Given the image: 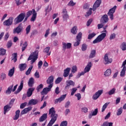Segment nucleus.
I'll use <instances>...</instances> for the list:
<instances>
[{
	"label": "nucleus",
	"instance_id": "obj_6",
	"mask_svg": "<svg viewBox=\"0 0 126 126\" xmlns=\"http://www.w3.org/2000/svg\"><path fill=\"white\" fill-rule=\"evenodd\" d=\"M82 39V33L79 32L76 36V41L74 44V47H77V46H79V44H80V41Z\"/></svg>",
	"mask_w": 126,
	"mask_h": 126
},
{
	"label": "nucleus",
	"instance_id": "obj_11",
	"mask_svg": "<svg viewBox=\"0 0 126 126\" xmlns=\"http://www.w3.org/2000/svg\"><path fill=\"white\" fill-rule=\"evenodd\" d=\"M104 64H109V63H112V62H113V59H109V57L108 56V54H106L104 55Z\"/></svg>",
	"mask_w": 126,
	"mask_h": 126
},
{
	"label": "nucleus",
	"instance_id": "obj_55",
	"mask_svg": "<svg viewBox=\"0 0 126 126\" xmlns=\"http://www.w3.org/2000/svg\"><path fill=\"white\" fill-rule=\"evenodd\" d=\"M1 80H4L6 78V75L5 73H2L0 75Z\"/></svg>",
	"mask_w": 126,
	"mask_h": 126
},
{
	"label": "nucleus",
	"instance_id": "obj_28",
	"mask_svg": "<svg viewBox=\"0 0 126 126\" xmlns=\"http://www.w3.org/2000/svg\"><path fill=\"white\" fill-rule=\"evenodd\" d=\"M95 56H96V50H92L91 51V53L89 56V59H93V58H95Z\"/></svg>",
	"mask_w": 126,
	"mask_h": 126
},
{
	"label": "nucleus",
	"instance_id": "obj_52",
	"mask_svg": "<svg viewBox=\"0 0 126 126\" xmlns=\"http://www.w3.org/2000/svg\"><path fill=\"white\" fill-rule=\"evenodd\" d=\"M63 80V78L62 77H58L56 81H55V83L56 84H59V83H61V82H62V81Z\"/></svg>",
	"mask_w": 126,
	"mask_h": 126
},
{
	"label": "nucleus",
	"instance_id": "obj_63",
	"mask_svg": "<svg viewBox=\"0 0 126 126\" xmlns=\"http://www.w3.org/2000/svg\"><path fill=\"white\" fill-rule=\"evenodd\" d=\"M12 46V42L11 40L9 41L7 43V48H10Z\"/></svg>",
	"mask_w": 126,
	"mask_h": 126
},
{
	"label": "nucleus",
	"instance_id": "obj_20",
	"mask_svg": "<svg viewBox=\"0 0 126 126\" xmlns=\"http://www.w3.org/2000/svg\"><path fill=\"white\" fill-rule=\"evenodd\" d=\"M46 82L49 85H51L53 87V85H54V84L53 83V82H54V76H50L47 80Z\"/></svg>",
	"mask_w": 126,
	"mask_h": 126
},
{
	"label": "nucleus",
	"instance_id": "obj_62",
	"mask_svg": "<svg viewBox=\"0 0 126 126\" xmlns=\"http://www.w3.org/2000/svg\"><path fill=\"white\" fill-rule=\"evenodd\" d=\"M75 96H76V97H77V99L78 100H80V99H81V94H80V93H77V94H75Z\"/></svg>",
	"mask_w": 126,
	"mask_h": 126
},
{
	"label": "nucleus",
	"instance_id": "obj_34",
	"mask_svg": "<svg viewBox=\"0 0 126 126\" xmlns=\"http://www.w3.org/2000/svg\"><path fill=\"white\" fill-rule=\"evenodd\" d=\"M13 88V85L10 86L7 90L6 91V94H10L11 93V91H12V88Z\"/></svg>",
	"mask_w": 126,
	"mask_h": 126
},
{
	"label": "nucleus",
	"instance_id": "obj_7",
	"mask_svg": "<svg viewBox=\"0 0 126 126\" xmlns=\"http://www.w3.org/2000/svg\"><path fill=\"white\" fill-rule=\"evenodd\" d=\"M22 29H23V28L22 27V24H20L18 25L17 27L13 29V33L19 34V33H21Z\"/></svg>",
	"mask_w": 126,
	"mask_h": 126
},
{
	"label": "nucleus",
	"instance_id": "obj_38",
	"mask_svg": "<svg viewBox=\"0 0 126 126\" xmlns=\"http://www.w3.org/2000/svg\"><path fill=\"white\" fill-rule=\"evenodd\" d=\"M27 46H28V43L27 41H25V42L23 44V46L22 47V52H24V51L26 50V48H27Z\"/></svg>",
	"mask_w": 126,
	"mask_h": 126
},
{
	"label": "nucleus",
	"instance_id": "obj_5",
	"mask_svg": "<svg viewBox=\"0 0 126 126\" xmlns=\"http://www.w3.org/2000/svg\"><path fill=\"white\" fill-rule=\"evenodd\" d=\"M116 9H117V6L115 5L113 8H111L107 13L111 20H114V13H115Z\"/></svg>",
	"mask_w": 126,
	"mask_h": 126
},
{
	"label": "nucleus",
	"instance_id": "obj_26",
	"mask_svg": "<svg viewBox=\"0 0 126 126\" xmlns=\"http://www.w3.org/2000/svg\"><path fill=\"white\" fill-rule=\"evenodd\" d=\"M28 85L29 87H33L34 85V78L33 77L30 78L28 83Z\"/></svg>",
	"mask_w": 126,
	"mask_h": 126
},
{
	"label": "nucleus",
	"instance_id": "obj_13",
	"mask_svg": "<svg viewBox=\"0 0 126 126\" xmlns=\"http://www.w3.org/2000/svg\"><path fill=\"white\" fill-rule=\"evenodd\" d=\"M66 85L65 87V89L66 90L69 89V87H70V86H72L73 87L74 85H75V83L72 80L66 81Z\"/></svg>",
	"mask_w": 126,
	"mask_h": 126
},
{
	"label": "nucleus",
	"instance_id": "obj_44",
	"mask_svg": "<svg viewBox=\"0 0 126 126\" xmlns=\"http://www.w3.org/2000/svg\"><path fill=\"white\" fill-rule=\"evenodd\" d=\"M95 36H96V33L93 32V33L89 34L88 39L89 40H90V39H92V38H94V37H95Z\"/></svg>",
	"mask_w": 126,
	"mask_h": 126
},
{
	"label": "nucleus",
	"instance_id": "obj_33",
	"mask_svg": "<svg viewBox=\"0 0 126 126\" xmlns=\"http://www.w3.org/2000/svg\"><path fill=\"white\" fill-rule=\"evenodd\" d=\"M20 114V110H18L16 111V114L15 116V117L13 118V120H14L15 121H16V120H18V119L19 118V115Z\"/></svg>",
	"mask_w": 126,
	"mask_h": 126
},
{
	"label": "nucleus",
	"instance_id": "obj_18",
	"mask_svg": "<svg viewBox=\"0 0 126 126\" xmlns=\"http://www.w3.org/2000/svg\"><path fill=\"white\" fill-rule=\"evenodd\" d=\"M35 90L34 88H30L28 90V91L27 92V97H31L32 96V94H33V92H34V91Z\"/></svg>",
	"mask_w": 126,
	"mask_h": 126
},
{
	"label": "nucleus",
	"instance_id": "obj_43",
	"mask_svg": "<svg viewBox=\"0 0 126 126\" xmlns=\"http://www.w3.org/2000/svg\"><path fill=\"white\" fill-rule=\"evenodd\" d=\"M108 126H113V123L110 122L108 123V122H105L101 126H108Z\"/></svg>",
	"mask_w": 126,
	"mask_h": 126
},
{
	"label": "nucleus",
	"instance_id": "obj_56",
	"mask_svg": "<svg viewBox=\"0 0 126 126\" xmlns=\"http://www.w3.org/2000/svg\"><path fill=\"white\" fill-rule=\"evenodd\" d=\"M60 126H67V121H64L62 122L60 124Z\"/></svg>",
	"mask_w": 126,
	"mask_h": 126
},
{
	"label": "nucleus",
	"instance_id": "obj_57",
	"mask_svg": "<svg viewBox=\"0 0 126 126\" xmlns=\"http://www.w3.org/2000/svg\"><path fill=\"white\" fill-rule=\"evenodd\" d=\"M98 114V108H96L93 111L92 116H96Z\"/></svg>",
	"mask_w": 126,
	"mask_h": 126
},
{
	"label": "nucleus",
	"instance_id": "obj_51",
	"mask_svg": "<svg viewBox=\"0 0 126 126\" xmlns=\"http://www.w3.org/2000/svg\"><path fill=\"white\" fill-rule=\"evenodd\" d=\"M32 14H33V10L28 11L26 13V16L30 17Z\"/></svg>",
	"mask_w": 126,
	"mask_h": 126
},
{
	"label": "nucleus",
	"instance_id": "obj_47",
	"mask_svg": "<svg viewBox=\"0 0 126 126\" xmlns=\"http://www.w3.org/2000/svg\"><path fill=\"white\" fill-rule=\"evenodd\" d=\"M115 92H116V89L113 88L109 92H108V95H113V94H115Z\"/></svg>",
	"mask_w": 126,
	"mask_h": 126
},
{
	"label": "nucleus",
	"instance_id": "obj_4",
	"mask_svg": "<svg viewBox=\"0 0 126 126\" xmlns=\"http://www.w3.org/2000/svg\"><path fill=\"white\" fill-rule=\"evenodd\" d=\"M25 15H26L25 12L20 13L17 17L15 19V21H16V24L22 22L24 20V18H25Z\"/></svg>",
	"mask_w": 126,
	"mask_h": 126
},
{
	"label": "nucleus",
	"instance_id": "obj_49",
	"mask_svg": "<svg viewBox=\"0 0 126 126\" xmlns=\"http://www.w3.org/2000/svg\"><path fill=\"white\" fill-rule=\"evenodd\" d=\"M77 91V88H72L71 90V96H73L74 94H75V92Z\"/></svg>",
	"mask_w": 126,
	"mask_h": 126
},
{
	"label": "nucleus",
	"instance_id": "obj_64",
	"mask_svg": "<svg viewBox=\"0 0 126 126\" xmlns=\"http://www.w3.org/2000/svg\"><path fill=\"white\" fill-rule=\"evenodd\" d=\"M63 19H67V18H68L69 16H68V14H67V13H64L63 14Z\"/></svg>",
	"mask_w": 126,
	"mask_h": 126
},
{
	"label": "nucleus",
	"instance_id": "obj_14",
	"mask_svg": "<svg viewBox=\"0 0 126 126\" xmlns=\"http://www.w3.org/2000/svg\"><path fill=\"white\" fill-rule=\"evenodd\" d=\"M66 97V94H63L60 96L59 98L55 100V104H58V103H61L62 101H63Z\"/></svg>",
	"mask_w": 126,
	"mask_h": 126
},
{
	"label": "nucleus",
	"instance_id": "obj_16",
	"mask_svg": "<svg viewBox=\"0 0 126 126\" xmlns=\"http://www.w3.org/2000/svg\"><path fill=\"white\" fill-rule=\"evenodd\" d=\"M63 51H65L66 49H70L71 48V43H67V44L65 42H63Z\"/></svg>",
	"mask_w": 126,
	"mask_h": 126
},
{
	"label": "nucleus",
	"instance_id": "obj_1",
	"mask_svg": "<svg viewBox=\"0 0 126 126\" xmlns=\"http://www.w3.org/2000/svg\"><path fill=\"white\" fill-rule=\"evenodd\" d=\"M49 114L50 115L51 119L47 126H52L56 123L59 115L56 113V110H55V108L54 107H52L49 109Z\"/></svg>",
	"mask_w": 126,
	"mask_h": 126
},
{
	"label": "nucleus",
	"instance_id": "obj_15",
	"mask_svg": "<svg viewBox=\"0 0 126 126\" xmlns=\"http://www.w3.org/2000/svg\"><path fill=\"white\" fill-rule=\"evenodd\" d=\"M92 65H93L92 63L89 62L86 66L85 67V72H89V71H90V70L91 69V68L92 67Z\"/></svg>",
	"mask_w": 126,
	"mask_h": 126
},
{
	"label": "nucleus",
	"instance_id": "obj_31",
	"mask_svg": "<svg viewBox=\"0 0 126 126\" xmlns=\"http://www.w3.org/2000/svg\"><path fill=\"white\" fill-rule=\"evenodd\" d=\"M102 18L103 21V23H107L109 21V18H108V15L107 14L104 15Z\"/></svg>",
	"mask_w": 126,
	"mask_h": 126
},
{
	"label": "nucleus",
	"instance_id": "obj_17",
	"mask_svg": "<svg viewBox=\"0 0 126 126\" xmlns=\"http://www.w3.org/2000/svg\"><path fill=\"white\" fill-rule=\"evenodd\" d=\"M24 82V80L21 81L20 85L18 87L17 91L15 92V94H18V93H19V92H20V91H21V90H22V89H23Z\"/></svg>",
	"mask_w": 126,
	"mask_h": 126
},
{
	"label": "nucleus",
	"instance_id": "obj_22",
	"mask_svg": "<svg viewBox=\"0 0 126 126\" xmlns=\"http://www.w3.org/2000/svg\"><path fill=\"white\" fill-rule=\"evenodd\" d=\"M33 13L31 19V21H35L36 18H37V12H36V10H35L34 9H32Z\"/></svg>",
	"mask_w": 126,
	"mask_h": 126
},
{
	"label": "nucleus",
	"instance_id": "obj_36",
	"mask_svg": "<svg viewBox=\"0 0 126 126\" xmlns=\"http://www.w3.org/2000/svg\"><path fill=\"white\" fill-rule=\"evenodd\" d=\"M120 49H121L122 51H126V42H124L121 44Z\"/></svg>",
	"mask_w": 126,
	"mask_h": 126
},
{
	"label": "nucleus",
	"instance_id": "obj_8",
	"mask_svg": "<svg viewBox=\"0 0 126 126\" xmlns=\"http://www.w3.org/2000/svg\"><path fill=\"white\" fill-rule=\"evenodd\" d=\"M13 23V17H9L7 20L3 22V24L5 26H10Z\"/></svg>",
	"mask_w": 126,
	"mask_h": 126
},
{
	"label": "nucleus",
	"instance_id": "obj_45",
	"mask_svg": "<svg viewBox=\"0 0 126 126\" xmlns=\"http://www.w3.org/2000/svg\"><path fill=\"white\" fill-rule=\"evenodd\" d=\"M123 113V107H120V109H118L116 115L117 116H121Z\"/></svg>",
	"mask_w": 126,
	"mask_h": 126
},
{
	"label": "nucleus",
	"instance_id": "obj_35",
	"mask_svg": "<svg viewBox=\"0 0 126 126\" xmlns=\"http://www.w3.org/2000/svg\"><path fill=\"white\" fill-rule=\"evenodd\" d=\"M12 55L13 57L12 61H14V63H16L17 61V53H14Z\"/></svg>",
	"mask_w": 126,
	"mask_h": 126
},
{
	"label": "nucleus",
	"instance_id": "obj_46",
	"mask_svg": "<svg viewBox=\"0 0 126 126\" xmlns=\"http://www.w3.org/2000/svg\"><path fill=\"white\" fill-rule=\"evenodd\" d=\"M87 47L88 45L86 44H83L82 45V51L83 52H85V51H86V50H87Z\"/></svg>",
	"mask_w": 126,
	"mask_h": 126
},
{
	"label": "nucleus",
	"instance_id": "obj_54",
	"mask_svg": "<svg viewBox=\"0 0 126 126\" xmlns=\"http://www.w3.org/2000/svg\"><path fill=\"white\" fill-rule=\"evenodd\" d=\"M92 14V8H90L89 11L87 12L86 16H90Z\"/></svg>",
	"mask_w": 126,
	"mask_h": 126
},
{
	"label": "nucleus",
	"instance_id": "obj_3",
	"mask_svg": "<svg viewBox=\"0 0 126 126\" xmlns=\"http://www.w3.org/2000/svg\"><path fill=\"white\" fill-rule=\"evenodd\" d=\"M106 33L103 32L99 35L96 39H95L93 41V44H97V43H100V42H101L102 40H104L105 39V37H106Z\"/></svg>",
	"mask_w": 126,
	"mask_h": 126
},
{
	"label": "nucleus",
	"instance_id": "obj_50",
	"mask_svg": "<svg viewBox=\"0 0 126 126\" xmlns=\"http://www.w3.org/2000/svg\"><path fill=\"white\" fill-rule=\"evenodd\" d=\"M72 72H73V73H75V72H76V71H77V66H76V65H74L72 67Z\"/></svg>",
	"mask_w": 126,
	"mask_h": 126
},
{
	"label": "nucleus",
	"instance_id": "obj_32",
	"mask_svg": "<svg viewBox=\"0 0 126 126\" xmlns=\"http://www.w3.org/2000/svg\"><path fill=\"white\" fill-rule=\"evenodd\" d=\"M5 54H6V50L3 49L2 47L0 48V56H5Z\"/></svg>",
	"mask_w": 126,
	"mask_h": 126
},
{
	"label": "nucleus",
	"instance_id": "obj_10",
	"mask_svg": "<svg viewBox=\"0 0 126 126\" xmlns=\"http://www.w3.org/2000/svg\"><path fill=\"white\" fill-rule=\"evenodd\" d=\"M103 90H98L97 92H96L93 95V99L94 100H97V99H98V98H99L100 97V96H101V95H102V94H103Z\"/></svg>",
	"mask_w": 126,
	"mask_h": 126
},
{
	"label": "nucleus",
	"instance_id": "obj_60",
	"mask_svg": "<svg viewBox=\"0 0 126 126\" xmlns=\"http://www.w3.org/2000/svg\"><path fill=\"white\" fill-rule=\"evenodd\" d=\"M116 38V33H112L110 35L109 37V40H113Z\"/></svg>",
	"mask_w": 126,
	"mask_h": 126
},
{
	"label": "nucleus",
	"instance_id": "obj_23",
	"mask_svg": "<svg viewBox=\"0 0 126 126\" xmlns=\"http://www.w3.org/2000/svg\"><path fill=\"white\" fill-rule=\"evenodd\" d=\"M70 71V68L67 67L64 70V72L63 74V76L64 77H67L69 75V72Z\"/></svg>",
	"mask_w": 126,
	"mask_h": 126
},
{
	"label": "nucleus",
	"instance_id": "obj_9",
	"mask_svg": "<svg viewBox=\"0 0 126 126\" xmlns=\"http://www.w3.org/2000/svg\"><path fill=\"white\" fill-rule=\"evenodd\" d=\"M52 85H49L48 86V88L46 87L43 89L42 91L40 93L41 94L43 95H47V94H48V92H50L51 89H52Z\"/></svg>",
	"mask_w": 126,
	"mask_h": 126
},
{
	"label": "nucleus",
	"instance_id": "obj_29",
	"mask_svg": "<svg viewBox=\"0 0 126 126\" xmlns=\"http://www.w3.org/2000/svg\"><path fill=\"white\" fill-rule=\"evenodd\" d=\"M112 72V70L111 69H107L105 72L104 75L106 77L110 76L111 75V73Z\"/></svg>",
	"mask_w": 126,
	"mask_h": 126
},
{
	"label": "nucleus",
	"instance_id": "obj_61",
	"mask_svg": "<svg viewBox=\"0 0 126 126\" xmlns=\"http://www.w3.org/2000/svg\"><path fill=\"white\" fill-rule=\"evenodd\" d=\"M55 92L57 95H59V94H60V88H59V87H57L56 88Z\"/></svg>",
	"mask_w": 126,
	"mask_h": 126
},
{
	"label": "nucleus",
	"instance_id": "obj_25",
	"mask_svg": "<svg viewBox=\"0 0 126 126\" xmlns=\"http://www.w3.org/2000/svg\"><path fill=\"white\" fill-rule=\"evenodd\" d=\"M27 67V65L26 63H21L19 65V68H20V71H23V70H25L26 68Z\"/></svg>",
	"mask_w": 126,
	"mask_h": 126
},
{
	"label": "nucleus",
	"instance_id": "obj_59",
	"mask_svg": "<svg viewBox=\"0 0 126 126\" xmlns=\"http://www.w3.org/2000/svg\"><path fill=\"white\" fill-rule=\"evenodd\" d=\"M50 29H48L46 32H45V34L44 35V36L45 37V38H47V37H48V35H49V34H50Z\"/></svg>",
	"mask_w": 126,
	"mask_h": 126
},
{
	"label": "nucleus",
	"instance_id": "obj_58",
	"mask_svg": "<svg viewBox=\"0 0 126 126\" xmlns=\"http://www.w3.org/2000/svg\"><path fill=\"white\" fill-rule=\"evenodd\" d=\"M26 105H27V102H26L22 103L20 105V109H24L26 106Z\"/></svg>",
	"mask_w": 126,
	"mask_h": 126
},
{
	"label": "nucleus",
	"instance_id": "obj_2",
	"mask_svg": "<svg viewBox=\"0 0 126 126\" xmlns=\"http://www.w3.org/2000/svg\"><path fill=\"white\" fill-rule=\"evenodd\" d=\"M38 54H39L38 50H35L34 52L31 53L28 58V61H31V64H33V63L37 61V59H38Z\"/></svg>",
	"mask_w": 126,
	"mask_h": 126
},
{
	"label": "nucleus",
	"instance_id": "obj_39",
	"mask_svg": "<svg viewBox=\"0 0 126 126\" xmlns=\"http://www.w3.org/2000/svg\"><path fill=\"white\" fill-rule=\"evenodd\" d=\"M77 27H74L72 28V29L71 30V33L73 34L74 35H75L76 33H77Z\"/></svg>",
	"mask_w": 126,
	"mask_h": 126
},
{
	"label": "nucleus",
	"instance_id": "obj_48",
	"mask_svg": "<svg viewBox=\"0 0 126 126\" xmlns=\"http://www.w3.org/2000/svg\"><path fill=\"white\" fill-rule=\"evenodd\" d=\"M31 30V25H29L26 29V34H28L30 33Z\"/></svg>",
	"mask_w": 126,
	"mask_h": 126
},
{
	"label": "nucleus",
	"instance_id": "obj_42",
	"mask_svg": "<svg viewBox=\"0 0 126 126\" xmlns=\"http://www.w3.org/2000/svg\"><path fill=\"white\" fill-rule=\"evenodd\" d=\"M32 68H33L32 65L31 66L26 72V75H29V74L31 73V70H32Z\"/></svg>",
	"mask_w": 126,
	"mask_h": 126
},
{
	"label": "nucleus",
	"instance_id": "obj_24",
	"mask_svg": "<svg viewBox=\"0 0 126 126\" xmlns=\"http://www.w3.org/2000/svg\"><path fill=\"white\" fill-rule=\"evenodd\" d=\"M11 109V106L9 105H6L5 106H4L3 107V110H4V115H6V113L8 112Z\"/></svg>",
	"mask_w": 126,
	"mask_h": 126
},
{
	"label": "nucleus",
	"instance_id": "obj_40",
	"mask_svg": "<svg viewBox=\"0 0 126 126\" xmlns=\"http://www.w3.org/2000/svg\"><path fill=\"white\" fill-rule=\"evenodd\" d=\"M110 104V103L106 102L102 106L101 108V112L103 113V112H105V110L106 109H107V107H108V105Z\"/></svg>",
	"mask_w": 126,
	"mask_h": 126
},
{
	"label": "nucleus",
	"instance_id": "obj_21",
	"mask_svg": "<svg viewBox=\"0 0 126 126\" xmlns=\"http://www.w3.org/2000/svg\"><path fill=\"white\" fill-rule=\"evenodd\" d=\"M47 118H48V114H47V113H44L42 115V116H41L39 118V121L40 122V123H42L44 122V121H46Z\"/></svg>",
	"mask_w": 126,
	"mask_h": 126
},
{
	"label": "nucleus",
	"instance_id": "obj_12",
	"mask_svg": "<svg viewBox=\"0 0 126 126\" xmlns=\"http://www.w3.org/2000/svg\"><path fill=\"white\" fill-rule=\"evenodd\" d=\"M102 2L101 0H97L94 3L93 7V11H95L99 6H100V4H101Z\"/></svg>",
	"mask_w": 126,
	"mask_h": 126
},
{
	"label": "nucleus",
	"instance_id": "obj_19",
	"mask_svg": "<svg viewBox=\"0 0 126 126\" xmlns=\"http://www.w3.org/2000/svg\"><path fill=\"white\" fill-rule=\"evenodd\" d=\"M32 110V107L30 106L28 108L24 109L21 112V115H25V114H27L28 112L31 111Z\"/></svg>",
	"mask_w": 126,
	"mask_h": 126
},
{
	"label": "nucleus",
	"instance_id": "obj_30",
	"mask_svg": "<svg viewBox=\"0 0 126 126\" xmlns=\"http://www.w3.org/2000/svg\"><path fill=\"white\" fill-rule=\"evenodd\" d=\"M13 74H14V67L9 70L8 75L9 77H12Z\"/></svg>",
	"mask_w": 126,
	"mask_h": 126
},
{
	"label": "nucleus",
	"instance_id": "obj_37",
	"mask_svg": "<svg viewBox=\"0 0 126 126\" xmlns=\"http://www.w3.org/2000/svg\"><path fill=\"white\" fill-rule=\"evenodd\" d=\"M50 47H46L43 50V52L47 54V56H50L51 55V52H49V51H50Z\"/></svg>",
	"mask_w": 126,
	"mask_h": 126
},
{
	"label": "nucleus",
	"instance_id": "obj_41",
	"mask_svg": "<svg viewBox=\"0 0 126 126\" xmlns=\"http://www.w3.org/2000/svg\"><path fill=\"white\" fill-rule=\"evenodd\" d=\"M126 68H125V67H123L120 74V76H121V77L125 76V75H126Z\"/></svg>",
	"mask_w": 126,
	"mask_h": 126
},
{
	"label": "nucleus",
	"instance_id": "obj_27",
	"mask_svg": "<svg viewBox=\"0 0 126 126\" xmlns=\"http://www.w3.org/2000/svg\"><path fill=\"white\" fill-rule=\"evenodd\" d=\"M38 103V100L35 99H32L29 101V105L31 106L36 105Z\"/></svg>",
	"mask_w": 126,
	"mask_h": 126
},
{
	"label": "nucleus",
	"instance_id": "obj_53",
	"mask_svg": "<svg viewBox=\"0 0 126 126\" xmlns=\"http://www.w3.org/2000/svg\"><path fill=\"white\" fill-rule=\"evenodd\" d=\"M43 85L42 84H40L38 86H37L36 88L37 92H40V90H41V89H43Z\"/></svg>",
	"mask_w": 126,
	"mask_h": 126
}]
</instances>
